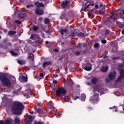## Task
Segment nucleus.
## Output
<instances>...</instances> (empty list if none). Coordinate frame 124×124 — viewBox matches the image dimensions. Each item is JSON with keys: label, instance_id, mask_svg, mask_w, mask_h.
Masks as SVG:
<instances>
[{"label": "nucleus", "instance_id": "f257e3e1", "mask_svg": "<svg viewBox=\"0 0 124 124\" xmlns=\"http://www.w3.org/2000/svg\"><path fill=\"white\" fill-rule=\"evenodd\" d=\"M23 109H24V105L22 103L17 102L11 106L12 112L14 115H22Z\"/></svg>", "mask_w": 124, "mask_h": 124}, {"label": "nucleus", "instance_id": "f03ea898", "mask_svg": "<svg viewBox=\"0 0 124 124\" xmlns=\"http://www.w3.org/2000/svg\"><path fill=\"white\" fill-rule=\"evenodd\" d=\"M101 90V86L99 85L95 86L93 90L94 95L93 96L90 97V101L93 104H96L99 101V94L98 93H95L97 92L99 93Z\"/></svg>", "mask_w": 124, "mask_h": 124}, {"label": "nucleus", "instance_id": "7ed1b4c3", "mask_svg": "<svg viewBox=\"0 0 124 124\" xmlns=\"http://www.w3.org/2000/svg\"><path fill=\"white\" fill-rule=\"evenodd\" d=\"M0 82H1L2 87L8 88L11 85L10 80L4 75V73H0Z\"/></svg>", "mask_w": 124, "mask_h": 124}, {"label": "nucleus", "instance_id": "20e7f679", "mask_svg": "<svg viewBox=\"0 0 124 124\" xmlns=\"http://www.w3.org/2000/svg\"><path fill=\"white\" fill-rule=\"evenodd\" d=\"M67 93V90L64 89L62 87L59 88L56 91V96H59L61 98H63V96L66 94Z\"/></svg>", "mask_w": 124, "mask_h": 124}, {"label": "nucleus", "instance_id": "39448f33", "mask_svg": "<svg viewBox=\"0 0 124 124\" xmlns=\"http://www.w3.org/2000/svg\"><path fill=\"white\" fill-rule=\"evenodd\" d=\"M48 105L47 106V108H46V112L47 113H48V114H54L55 113V109L54 108V107L52 106H51L50 105V103L47 104Z\"/></svg>", "mask_w": 124, "mask_h": 124}, {"label": "nucleus", "instance_id": "423d86ee", "mask_svg": "<svg viewBox=\"0 0 124 124\" xmlns=\"http://www.w3.org/2000/svg\"><path fill=\"white\" fill-rule=\"evenodd\" d=\"M18 80L20 82H28V76L27 74L24 73L19 77Z\"/></svg>", "mask_w": 124, "mask_h": 124}, {"label": "nucleus", "instance_id": "0eeeda50", "mask_svg": "<svg viewBox=\"0 0 124 124\" xmlns=\"http://www.w3.org/2000/svg\"><path fill=\"white\" fill-rule=\"evenodd\" d=\"M36 15H43L44 14V11L42 9L37 8L35 11Z\"/></svg>", "mask_w": 124, "mask_h": 124}, {"label": "nucleus", "instance_id": "6e6552de", "mask_svg": "<svg viewBox=\"0 0 124 124\" xmlns=\"http://www.w3.org/2000/svg\"><path fill=\"white\" fill-rule=\"evenodd\" d=\"M111 22H113V20H112V18L110 17H107L103 20V24H105L106 25L109 23H111Z\"/></svg>", "mask_w": 124, "mask_h": 124}, {"label": "nucleus", "instance_id": "1a4fd4ad", "mask_svg": "<svg viewBox=\"0 0 124 124\" xmlns=\"http://www.w3.org/2000/svg\"><path fill=\"white\" fill-rule=\"evenodd\" d=\"M68 4V1L67 0L62 1L61 2V7L62 8H67Z\"/></svg>", "mask_w": 124, "mask_h": 124}, {"label": "nucleus", "instance_id": "9d476101", "mask_svg": "<svg viewBox=\"0 0 124 124\" xmlns=\"http://www.w3.org/2000/svg\"><path fill=\"white\" fill-rule=\"evenodd\" d=\"M116 72H110L108 76V78H109V80H111L113 81L114 79H115V77H116Z\"/></svg>", "mask_w": 124, "mask_h": 124}, {"label": "nucleus", "instance_id": "9b49d317", "mask_svg": "<svg viewBox=\"0 0 124 124\" xmlns=\"http://www.w3.org/2000/svg\"><path fill=\"white\" fill-rule=\"evenodd\" d=\"M78 31L77 30H75L72 32L69 35V37L70 38H73L74 37H75V36H78Z\"/></svg>", "mask_w": 124, "mask_h": 124}, {"label": "nucleus", "instance_id": "f8f14e48", "mask_svg": "<svg viewBox=\"0 0 124 124\" xmlns=\"http://www.w3.org/2000/svg\"><path fill=\"white\" fill-rule=\"evenodd\" d=\"M35 111L34 112V114L35 115H36V113H38V114H42L44 113V110L43 109H41L40 108H36Z\"/></svg>", "mask_w": 124, "mask_h": 124}, {"label": "nucleus", "instance_id": "ddd939ff", "mask_svg": "<svg viewBox=\"0 0 124 124\" xmlns=\"http://www.w3.org/2000/svg\"><path fill=\"white\" fill-rule=\"evenodd\" d=\"M25 16H26V12L25 11H22V12L18 14V16L20 19H24Z\"/></svg>", "mask_w": 124, "mask_h": 124}, {"label": "nucleus", "instance_id": "4468645a", "mask_svg": "<svg viewBox=\"0 0 124 124\" xmlns=\"http://www.w3.org/2000/svg\"><path fill=\"white\" fill-rule=\"evenodd\" d=\"M83 69L86 71H91L92 70V67H90L89 64L87 63L83 66Z\"/></svg>", "mask_w": 124, "mask_h": 124}, {"label": "nucleus", "instance_id": "2eb2a0df", "mask_svg": "<svg viewBox=\"0 0 124 124\" xmlns=\"http://www.w3.org/2000/svg\"><path fill=\"white\" fill-rule=\"evenodd\" d=\"M52 63H53V62L51 61H46L43 63V64H42L43 67L44 68H45L46 66H47V65H52Z\"/></svg>", "mask_w": 124, "mask_h": 124}, {"label": "nucleus", "instance_id": "dca6fc26", "mask_svg": "<svg viewBox=\"0 0 124 124\" xmlns=\"http://www.w3.org/2000/svg\"><path fill=\"white\" fill-rule=\"evenodd\" d=\"M88 16L89 18L90 19H93L94 17V15H93V12L92 10H89V12H88Z\"/></svg>", "mask_w": 124, "mask_h": 124}, {"label": "nucleus", "instance_id": "f3484780", "mask_svg": "<svg viewBox=\"0 0 124 124\" xmlns=\"http://www.w3.org/2000/svg\"><path fill=\"white\" fill-rule=\"evenodd\" d=\"M35 40L37 43H42L43 42V39H41V37L38 35L37 36Z\"/></svg>", "mask_w": 124, "mask_h": 124}, {"label": "nucleus", "instance_id": "a211bd4d", "mask_svg": "<svg viewBox=\"0 0 124 124\" xmlns=\"http://www.w3.org/2000/svg\"><path fill=\"white\" fill-rule=\"evenodd\" d=\"M119 73V78H121V79H123V78H124V69L120 70Z\"/></svg>", "mask_w": 124, "mask_h": 124}, {"label": "nucleus", "instance_id": "6ab92c4d", "mask_svg": "<svg viewBox=\"0 0 124 124\" xmlns=\"http://www.w3.org/2000/svg\"><path fill=\"white\" fill-rule=\"evenodd\" d=\"M60 33H61V35H63L64 34L67 33V32H68V30L62 29H61L60 30Z\"/></svg>", "mask_w": 124, "mask_h": 124}, {"label": "nucleus", "instance_id": "aec40b11", "mask_svg": "<svg viewBox=\"0 0 124 124\" xmlns=\"http://www.w3.org/2000/svg\"><path fill=\"white\" fill-rule=\"evenodd\" d=\"M34 55L31 52H29L28 54V59H31V61H34Z\"/></svg>", "mask_w": 124, "mask_h": 124}, {"label": "nucleus", "instance_id": "412c9836", "mask_svg": "<svg viewBox=\"0 0 124 124\" xmlns=\"http://www.w3.org/2000/svg\"><path fill=\"white\" fill-rule=\"evenodd\" d=\"M45 25H49L50 24V19L49 18H45L44 20Z\"/></svg>", "mask_w": 124, "mask_h": 124}, {"label": "nucleus", "instance_id": "4be33fe9", "mask_svg": "<svg viewBox=\"0 0 124 124\" xmlns=\"http://www.w3.org/2000/svg\"><path fill=\"white\" fill-rule=\"evenodd\" d=\"M62 98H63V99L65 102H70V100H71V99H70V98H69L67 96H64V97H63Z\"/></svg>", "mask_w": 124, "mask_h": 124}, {"label": "nucleus", "instance_id": "5701e85b", "mask_svg": "<svg viewBox=\"0 0 124 124\" xmlns=\"http://www.w3.org/2000/svg\"><path fill=\"white\" fill-rule=\"evenodd\" d=\"M37 37V34H31L30 37L31 39H32V40H35L36 37Z\"/></svg>", "mask_w": 124, "mask_h": 124}, {"label": "nucleus", "instance_id": "b1692460", "mask_svg": "<svg viewBox=\"0 0 124 124\" xmlns=\"http://www.w3.org/2000/svg\"><path fill=\"white\" fill-rule=\"evenodd\" d=\"M91 82L93 85H95L96 83H97V78H93L92 79Z\"/></svg>", "mask_w": 124, "mask_h": 124}, {"label": "nucleus", "instance_id": "393cba45", "mask_svg": "<svg viewBox=\"0 0 124 124\" xmlns=\"http://www.w3.org/2000/svg\"><path fill=\"white\" fill-rule=\"evenodd\" d=\"M87 3H89L88 5H89V7H90V6H94V4H91V2L90 1H87V2H84L83 3V5H87Z\"/></svg>", "mask_w": 124, "mask_h": 124}, {"label": "nucleus", "instance_id": "a878e982", "mask_svg": "<svg viewBox=\"0 0 124 124\" xmlns=\"http://www.w3.org/2000/svg\"><path fill=\"white\" fill-rule=\"evenodd\" d=\"M20 123H21V122H20V119L19 118H18V117H16L15 118V124H20Z\"/></svg>", "mask_w": 124, "mask_h": 124}, {"label": "nucleus", "instance_id": "bb28decb", "mask_svg": "<svg viewBox=\"0 0 124 124\" xmlns=\"http://www.w3.org/2000/svg\"><path fill=\"white\" fill-rule=\"evenodd\" d=\"M81 100L82 101H85V100H86V94L82 93L81 94Z\"/></svg>", "mask_w": 124, "mask_h": 124}, {"label": "nucleus", "instance_id": "cd10ccee", "mask_svg": "<svg viewBox=\"0 0 124 124\" xmlns=\"http://www.w3.org/2000/svg\"><path fill=\"white\" fill-rule=\"evenodd\" d=\"M32 31H33L35 32L37 31H38V27H37V26L33 25L32 27Z\"/></svg>", "mask_w": 124, "mask_h": 124}, {"label": "nucleus", "instance_id": "c85d7f7f", "mask_svg": "<svg viewBox=\"0 0 124 124\" xmlns=\"http://www.w3.org/2000/svg\"><path fill=\"white\" fill-rule=\"evenodd\" d=\"M75 55L79 57L81 55V50H78L75 52Z\"/></svg>", "mask_w": 124, "mask_h": 124}, {"label": "nucleus", "instance_id": "c756f323", "mask_svg": "<svg viewBox=\"0 0 124 124\" xmlns=\"http://www.w3.org/2000/svg\"><path fill=\"white\" fill-rule=\"evenodd\" d=\"M16 33V31H9L8 32L9 35H15Z\"/></svg>", "mask_w": 124, "mask_h": 124}, {"label": "nucleus", "instance_id": "7c9ffc66", "mask_svg": "<svg viewBox=\"0 0 124 124\" xmlns=\"http://www.w3.org/2000/svg\"><path fill=\"white\" fill-rule=\"evenodd\" d=\"M25 120H30V121H32V116L31 115H28L26 118H25Z\"/></svg>", "mask_w": 124, "mask_h": 124}, {"label": "nucleus", "instance_id": "2f4dec72", "mask_svg": "<svg viewBox=\"0 0 124 124\" xmlns=\"http://www.w3.org/2000/svg\"><path fill=\"white\" fill-rule=\"evenodd\" d=\"M66 17V15L65 13H62V15L60 16V18L61 19H64Z\"/></svg>", "mask_w": 124, "mask_h": 124}, {"label": "nucleus", "instance_id": "473e14b6", "mask_svg": "<svg viewBox=\"0 0 124 124\" xmlns=\"http://www.w3.org/2000/svg\"><path fill=\"white\" fill-rule=\"evenodd\" d=\"M84 35V33L82 32H80V33H78V37H83Z\"/></svg>", "mask_w": 124, "mask_h": 124}, {"label": "nucleus", "instance_id": "72a5a7b5", "mask_svg": "<svg viewBox=\"0 0 124 124\" xmlns=\"http://www.w3.org/2000/svg\"><path fill=\"white\" fill-rule=\"evenodd\" d=\"M116 13L117 15H121V14H122V10H117Z\"/></svg>", "mask_w": 124, "mask_h": 124}, {"label": "nucleus", "instance_id": "f704fd0d", "mask_svg": "<svg viewBox=\"0 0 124 124\" xmlns=\"http://www.w3.org/2000/svg\"><path fill=\"white\" fill-rule=\"evenodd\" d=\"M110 30H109V29H107L105 31V35H108V34H109V33H110Z\"/></svg>", "mask_w": 124, "mask_h": 124}, {"label": "nucleus", "instance_id": "c9c22d12", "mask_svg": "<svg viewBox=\"0 0 124 124\" xmlns=\"http://www.w3.org/2000/svg\"><path fill=\"white\" fill-rule=\"evenodd\" d=\"M26 122V124H31L32 123V120H29V119H25Z\"/></svg>", "mask_w": 124, "mask_h": 124}, {"label": "nucleus", "instance_id": "e433bc0d", "mask_svg": "<svg viewBox=\"0 0 124 124\" xmlns=\"http://www.w3.org/2000/svg\"><path fill=\"white\" fill-rule=\"evenodd\" d=\"M25 61H22V60H18L17 61V63L19 64H24L25 63Z\"/></svg>", "mask_w": 124, "mask_h": 124}, {"label": "nucleus", "instance_id": "4c0bfd02", "mask_svg": "<svg viewBox=\"0 0 124 124\" xmlns=\"http://www.w3.org/2000/svg\"><path fill=\"white\" fill-rule=\"evenodd\" d=\"M99 8L101 9H105V5L100 3Z\"/></svg>", "mask_w": 124, "mask_h": 124}, {"label": "nucleus", "instance_id": "58836bf2", "mask_svg": "<svg viewBox=\"0 0 124 124\" xmlns=\"http://www.w3.org/2000/svg\"><path fill=\"white\" fill-rule=\"evenodd\" d=\"M121 81H122V78L119 77L115 81V83H121Z\"/></svg>", "mask_w": 124, "mask_h": 124}, {"label": "nucleus", "instance_id": "ea45409f", "mask_svg": "<svg viewBox=\"0 0 124 124\" xmlns=\"http://www.w3.org/2000/svg\"><path fill=\"white\" fill-rule=\"evenodd\" d=\"M114 14H115V13L114 12H111L109 15V17H110L111 19L113 18V16H114Z\"/></svg>", "mask_w": 124, "mask_h": 124}, {"label": "nucleus", "instance_id": "a19ab883", "mask_svg": "<svg viewBox=\"0 0 124 124\" xmlns=\"http://www.w3.org/2000/svg\"><path fill=\"white\" fill-rule=\"evenodd\" d=\"M108 70V67L106 66L105 68H103L102 69V71L103 72H106Z\"/></svg>", "mask_w": 124, "mask_h": 124}, {"label": "nucleus", "instance_id": "79ce46f5", "mask_svg": "<svg viewBox=\"0 0 124 124\" xmlns=\"http://www.w3.org/2000/svg\"><path fill=\"white\" fill-rule=\"evenodd\" d=\"M87 52H88V50H87V49H85L83 51H81V55H85V54H87Z\"/></svg>", "mask_w": 124, "mask_h": 124}, {"label": "nucleus", "instance_id": "37998d69", "mask_svg": "<svg viewBox=\"0 0 124 124\" xmlns=\"http://www.w3.org/2000/svg\"><path fill=\"white\" fill-rule=\"evenodd\" d=\"M5 124H11V121L9 119H7L5 122Z\"/></svg>", "mask_w": 124, "mask_h": 124}, {"label": "nucleus", "instance_id": "c03bdc74", "mask_svg": "<svg viewBox=\"0 0 124 124\" xmlns=\"http://www.w3.org/2000/svg\"><path fill=\"white\" fill-rule=\"evenodd\" d=\"M21 90V88H20V86H17V87H16V88H15V91H16V92H20V91Z\"/></svg>", "mask_w": 124, "mask_h": 124}, {"label": "nucleus", "instance_id": "a18cd8bd", "mask_svg": "<svg viewBox=\"0 0 124 124\" xmlns=\"http://www.w3.org/2000/svg\"><path fill=\"white\" fill-rule=\"evenodd\" d=\"M10 53L13 56H16L17 54L16 53H15L13 50H10Z\"/></svg>", "mask_w": 124, "mask_h": 124}, {"label": "nucleus", "instance_id": "49530a36", "mask_svg": "<svg viewBox=\"0 0 124 124\" xmlns=\"http://www.w3.org/2000/svg\"><path fill=\"white\" fill-rule=\"evenodd\" d=\"M34 124H44V123L42 122L36 121L34 123Z\"/></svg>", "mask_w": 124, "mask_h": 124}, {"label": "nucleus", "instance_id": "de8ad7c7", "mask_svg": "<svg viewBox=\"0 0 124 124\" xmlns=\"http://www.w3.org/2000/svg\"><path fill=\"white\" fill-rule=\"evenodd\" d=\"M46 32L47 35H50V34H51V31H50V30H46Z\"/></svg>", "mask_w": 124, "mask_h": 124}, {"label": "nucleus", "instance_id": "09e8293b", "mask_svg": "<svg viewBox=\"0 0 124 124\" xmlns=\"http://www.w3.org/2000/svg\"><path fill=\"white\" fill-rule=\"evenodd\" d=\"M84 2L83 3V5H82V7L81 8V11H84V10H85V9L86 8V6H87V5H85L84 6Z\"/></svg>", "mask_w": 124, "mask_h": 124}, {"label": "nucleus", "instance_id": "8fccbe9b", "mask_svg": "<svg viewBox=\"0 0 124 124\" xmlns=\"http://www.w3.org/2000/svg\"><path fill=\"white\" fill-rule=\"evenodd\" d=\"M102 44H106L107 43V41L106 40H101Z\"/></svg>", "mask_w": 124, "mask_h": 124}, {"label": "nucleus", "instance_id": "3c124183", "mask_svg": "<svg viewBox=\"0 0 124 124\" xmlns=\"http://www.w3.org/2000/svg\"><path fill=\"white\" fill-rule=\"evenodd\" d=\"M95 48H98L99 47V44L98 43H95L94 44L93 46Z\"/></svg>", "mask_w": 124, "mask_h": 124}, {"label": "nucleus", "instance_id": "603ef678", "mask_svg": "<svg viewBox=\"0 0 124 124\" xmlns=\"http://www.w3.org/2000/svg\"><path fill=\"white\" fill-rule=\"evenodd\" d=\"M119 59H120V58H119V57H113L112 58V60H113V61H116V60H119Z\"/></svg>", "mask_w": 124, "mask_h": 124}, {"label": "nucleus", "instance_id": "864d4df0", "mask_svg": "<svg viewBox=\"0 0 124 124\" xmlns=\"http://www.w3.org/2000/svg\"><path fill=\"white\" fill-rule=\"evenodd\" d=\"M62 60H63V56H61L59 59H58V61L59 62H62Z\"/></svg>", "mask_w": 124, "mask_h": 124}, {"label": "nucleus", "instance_id": "5fc2aeb1", "mask_svg": "<svg viewBox=\"0 0 124 124\" xmlns=\"http://www.w3.org/2000/svg\"><path fill=\"white\" fill-rule=\"evenodd\" d=\"M78 98H79V96H74L73 97V99L74 100H76V99H78Z\"/></svg>", "mask_w": 124, "mask_h": 124}, {"label": "nucleus", "instance_id": "6e6d98bb", "mask_svg": "<svg viewBox=\"0 0 124 124\" xmlns=\"http://www.w3.org/2000/svg\"><path fill=\"white\" fill-rule=\"evenodd\" d=\"M40 2H37L35 3V5H36V6L37 7H40Z\"/></svg>", "mask_w": 124, "mask_h": 124}, {"label": "nucleus", "instance_id": "4d7b16f0", "mask_svg": "<svg viewBox=\"0 0 124 124\" xmlns=\"http://www.w3.org/2000/svg\"><path fill=\"white\" fill-rule=\"evenodd\" d=\"M88 7H89V5L86 6L85 9L84 10H83V11L85 12H88V11H89V10H88V9H87V8H88Z\"/></svg>", "mask_w": 124, "mask_h": 124}, {"label": "nucleus", "instance_id": "13d9d810", "mask_svg": "<svg viewBox=\"0 0 124 124\" xmlns=\"http://www.w3.org/2000/svg\"><path fill=\"white\" fill-rule=\"evenodd\" d=\"M14 23H16V24H21V21H20L19 20H16L14 21Z\"/></svg>", "mask_w": 124, "mask_h": 124}, {"label": "nucleus", "instance_id": "bf43d9fd", "mask_svg": "<svg viewBox=\"0 0 124 124\" xmlns=\"http://www.w3.org/2000/svg\"><path fill=\"white\" fill-rule=\"evenodd\" d=\"M105 81L107 83H109V82H110V81H112L111 80H110V78H106L105 79Z\"/></svg>", "mask_w": 124, "mask_h": 124}, {"label": "nucleus", "instance_id": "052dcab7", "mask_svg": "<svg viewBox=\"0 0 124 124\" xmlns=\"http://www.w3.org/2000/svg\"><path fill=\"white\" fill-rule=\"evenodd\" d=\"M78 48H80V47H82V43H79L77 45Z\"/></svg>", "mask_w": 124, "mask_h": 124}, {"label": "nucleus", "instance_id": "680f3d73", "mask_svg": "<svg viewBox=\"0 0 124 124\" xmlns=\"http://www.w3.org/2000/svg\"><path fill=\"white\" fill-rule=\"evenodd\" d=\"M38 20L40 21V22H43V17H39Z\"/></svg>", "mask_w": 124, "mask_h": 124}, {"label": "nucleus", "instance_id": "e2e57ef3", "mask_svg": "<svg viewBox=\"0 0 124 124\" xmlns=\"http://www.w3.org/2000/svg\"><path fill=\"white\" fill-rule=\"evenodd\" d=\"M99 15H102V16H104V15H105V13L100 12Z\"/></svg>", "mask_w": 124, "mask_h": 124}, {"label": "nucleus", "instance_id": "0e129e2a", "mask_svg": "<svg viewBox=\"0 0 124 124\" xmlns=\"http://www.w3.org/2000/svg\"><path fill=\"white\" fill-rule=\"evenodd\" d=\"M92 110H93V108L91 107L87 108V110L88 111V112H90V111H92Z\"/></svg>", "mask_w": 124, "mask_h": 124}, {"label": "nucleus", "instance_id": "69168bd1", "mask_svg": "<svg viewBox=\"0 0 124 124\" xmlns=\"http://www.w3.org/2000/svg\"><path fill=\"white\" fill-rule=\"evenodd\" d=\"M40 7H44V4L43 3H40Z\"/></svg>", "mask_w": 124, "mask_h": 124}, {"label": "nucleus", "instance_id": "338daca9", "mask_svg": "<svg viewBox=\"0 0 124 124\" xmlns=\"http://www.w3.org/2000/svg\"><path fill=\"white\" fill-rule=\"evenodd\" d=\"M94 9H98V5L97 4H95V6H94Z\"/></svg>", "mask_w": 124, "mask_h": 124}, {"label": "nucleus", "instance_id": "774afa93", "mask_svg": "<svg viewBox=\"0 0 124 124\" xmlns=\"http://www.w3.org/2000/svg\"><path fill=\"white\" fill-rule=\"evenodd\" d=\"M29 113L30 114H31V115L33 114V113H34V112H33V111H32V110L31 109L30 110H29Z\"/></svg>", "mask_w": 124, "mask_h": 124}]
</instances>
